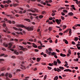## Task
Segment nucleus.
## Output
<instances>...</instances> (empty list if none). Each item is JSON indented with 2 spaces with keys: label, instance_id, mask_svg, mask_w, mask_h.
Here are the masks:
<instances>
[{
  "label": "nucleus",
  "instance_id": "f257e3e1",
  "mask_svg": "<svg viewBox=\"0 0 80 80\" xmlns=\"http://www.w3.org/2000/svg\"><path fill=\"white\" fill-rule=\"evenodd\" d=\"M24 28L25 29L28 30V31H32V30H33V27L32 26L31 27H27L25 26H24Z\"/></svg>",
  "mask_w": 80,
  "mask_h": 80
},
{
  "label": "nucleus",
  "instance_id": "f03ea898",
  "mask_svg": "<svg viewBox=\"0 0 80 80\" xmlns=\"http://www.w3.org/2000/svg\"><path fill=\"white\" fill-rule=\"evenodd\" d=\"M18 49L19 50H22L23 52H25V51H26V50H27V48H23V46H20L18 47Z\"/></svg>",
  "mask_w": 80,
  "mask_h": 80
},
{
  "label": "nucleus",
  "instance_id": "7ed1b4c3",
  "mask_svg": "<svg viewBox=\"0 0 80 80\" xmlns=\"http://www.w3.org/2000/svg\"><path fill=\"white\" fill-rule=\"evenodd\" d=\"M16 27H18V28H25V26L22 24H20V25L17 24L16 25Z\"/></svg>",
  "mask_w": 80,
  "mask_h": 80
},
{
  "label": "nucleus",
  "instance_id": "20e7f679",
  "mask_svg": "<svg viewBox=\"0 0 80 80\" xmlns=\"http://www.w3.org/2000/svg\"><path fill=\"white\" fill-rule=\"evenodd\" d=\"M24 63H25V62H22L21 65L20 66V68L22 69H26L25 67L22 65H23V64H24Z\"/></svg>",
  "mask_w": 80,
  "mask_h": 80
},
{
  "label": "nucleus",
  "instance_id": "39448f33",
  "mask_svg": "<svg viewBox=\"0 0 80 80\" xmlns=\"http://www.w3.org/2000/svg\"><path fill=\"white\" fill-rule=\"evenodd\" d=\"M46 53H47L48 55H50L51 54L52 52L51 51H48V49H47L46 50Z\"/></svg>",
  "mask_w": 80,
  "mask_h": 80
},
{
  "label": "nucleus",
  "instance_id": "423d86ee",
  "mask_svg": "<svg viewBox=\"0 0 80 80\" xmlns=\"http://www.w3.org/2000/svg\"><path fill=\"white\" fill-rule=\"evenodd\" d=\"M52 66L53 65H54V66H58V64L57 63V62L56 61H54L53 63H52Z\"/></svg>",
  "mask_w": 80,
  "mask_h": 80
},
{
  "label": "nucleus",
  "instance_id": "0eeeda50",
  "mask_svg": "<svg viewBox=\"0 0 80 80\" xmlns=\"http://www.w3.org/2000/svg\"><path fill=\"white\" fill-rule=\"evenodd\" d=\"M4 20H5L9 24H12V21L10 20H7V18H4Z\"/></svg>",
  "mask_w": 80,
  "mask_h": 80
},
{
  "label": "nucleus",
  "instance_id": "6e6552de",
  "mask_svg": "<svg viewBox=\"0 0 80 80\" xmlns=\"http://www.w3.org/2000/svg\"><path fill=\"white\" fill-rule=\"evenodd\" d=\"M74 2H75L76 3L77 5H80V1H78V0H72Z\"/></svg>",
  "mask_w": 80,
  "mask_h": 80
},
{
  "label": "nucleus",
  "instance_id": "1a4fd4ad",
  "mask_svg": "<svg viewBox=\"0 0 80 80\" xmlns=\"http://www.w3.org/2000/svg\"><path fill=\"white\" fill-rule=\"evenodd\" d=\"M8 72H7L5 75L4 76L5 77H6V80H10V79L8 78Z\"/></svg>",
  "mask_w": 80,
  "mask_h": 80
},
{
  "label": "nucleus",
  "instance_id": "9d476101",
  "mask_svg": "<svg viewBox=\"0 0 80 80\" xmlns=\"http://www.w3.org/2000/svg\"><path fill=\"white\" fill-rule=\"evenodd\" d=\"M68 31H69V36H71L72 35V29H70V28H68Z\"/></svg>",
  "mask_w": 80,
  "mask_h": 80
},
{
  "label": "nucleus",
  "instance_id": "9b49d317",
  "mask_svg": "<svg viewBox=\"0 0 80 80\" xmlns=\"http://www.w3.org/2000/svg\"><path fill=\"white\" fill-rule=\"evenodd\" d=\"M56 23H57V24H58V25H60V23H61L59 22V20L58 19L56 20Z\"/></svg>",
  "mask_w": 80,
  "mask_h": 80
},
{
  "label": "nucleus",
  "instance_id": "f8f14e48",
  "mask_svg": "<svg viewBox=\"0 0 80 80\" xmlns=\"http://www.w3.org/2000/svg\"><path fill=\"white\" fill-rule=\"evenodd\" d=\"M8 45H9L8 47L9 48H11V47H12V42H11L9 43Z\"/></svg>",
  "mask_w": 80,
  "mask_h": 80
},
{
  "label": "nucleus",
  "instance_id": "ddd939ff",
  "mask_svg": "<svg viewBox=\"0 0 80 80\" xmlns=\"http://www.w3.org/2000/svg\"><path fill=\"white\" fill-rule=\"evenodd\" d=\"M63 41L66 44H68V41L66 39H63Z\"/></svg>",
  "mask_w": 80,
  "mask_h": 80
},
{
  "label": "nucleus",
  "instance_id": "4468645a",
  "mask_svg": "<svg viewBox=\"0 0 80 80\" xmlns=\"http://www.w3.org/2000/svg\"><path fill=\"white\" fill-rule=\"evenodd\" d=\"M60 56L61 57H65L66 56V55L65 54H63L62 53H61L60 54Z\"/></svg>",
  "mask_w": 80,
  "mask_h": 80
},
{
  "label": "nucleus",
  "instance_id": "2eb2a0df",
  "mask_svg": "<svg viewBox=\"0 0 80 80\" xmlns=\"http://www.w3.org/2000/svg\"><path fill=\"white\" fill-rule=\"evenodd\" d=\"M68 15L69 16H73V13L72 12H69L68 14Z\"/></svg>",
  "mask_w": 80,
  "mask_h": 80
},
{
  "label": "nucleus",
  "instance_id": "dca6fc26",
  "mask_svg": "<svg viewBox=\"0 0 80 80\" xmlns=\"http://www.w3.org/2000/svg\"><path fill=\"white\" fill-rule=\"evenodd\" d=\"M51 55L52 56H54L55 55H57V53H55V52H51Z\"/></svg>",
  "mask_w": 80,
  "mask_h": 80
},
{
  "label": "nucleus",
  "instance_id": "f3484780",
  "mask_svg": "<svg viewBox=\"0 0 80 80\" xmlns=\"http://www.w3.org/2000/svg\"><path fill=\"white\" fill-rule=\"evenodd\" d=\"M32 47L34 48H37V46L35 45V44L34 43H32Z\"/></svg>",
  "mask_w": 80,
  "mask_h": 80
},
{
  "label": "nucleus",
  "instance_id": "a211bd4d",
  "mask_svg": "<svg viewBox=\"0 0 80 80\" xmlns=\"http://www.w3.org/2000/svg\"><path fill=\"white\" fill-rule=\"evenodd\" d=\"M57 62L58 64H60L61 63V61H60L59 59H57Z\"/></svg>",
  "mask_w": 80,
  "mask_h": 80
},
{
  "label": "nucleus",
  "instance_id": "6ab92c4d",
  "mask_svg": "<svg viewBox=\"0 0 80 80\" xmlns=\"http://www.w3.org/2000/svg\"><path fill=\"white\" fill-rule=\"evenodd\" d=\"M24 20L27 21V22H30V20L28 18H25L24 19Z\"/></svg>",
  "mask_w": 80,
  "mask_h": 80
},
{
  "label": "nucleus",
  "instance_id": "aec40b11",
  "mask_svg": "<svg viewBox=\"0 0 80 80\" xmlns=\"http://www.w3.org/2000/svg\"><path fill=\"white\" fill-rule=\"evenodd\" d=\"M47 40H49V42L50 43H52V40H51V38H49L47 39Z\"/></svg>",
  "mask_w": 80,
  "mask_h": 80
},
{
  "label": "nucleus",
  "instance_id": "412c9836",
  "mask_svg": "<svg viewBox=\"0 0 80 80\" xmlns=\"http://www.w3.org/2000/svg\"><path fill=\"white\" fill-rule=\"evenodd\" d=\"M19 4L18 3H13V7H17V6H18Z\"/></svg>",
  "mask_w": 80,
  "mask_h": 80
},
{
  "label": "nucleus",
  "instance_id": "4be33fe9",
  "mask_svg": "<svg viewBox=\"0 0 80 80\" xmlns=\"http://www.w3.org/2000/svg\"><path fill=\"white\" fill-rule=\"evenodd\" d=\"M28 11H29V12H31L32 13L35 12V11L31 9H28Z\"/></svg>",
  "mask_w": 80,
  "mask_h": 80
},
{
  "label": "nucleus",
  "instance_id": "5701e85b",
  "mask_svg": "<svg viewBox=\"0 0 80 80\" xmlns=\"http://www.w3.org/2000/svg\"><path fill=\"white\" fill-rule=\"evenodd\" d=\"M3 46H4V47H7L8 46V44L5 42L3 43Z\"/></svg>",
  "mask_w": 80,
  "mask_h": 80
},
{
  "label": "nucleus",
  "instance_id": "b1692460",
  "mask_svg": "<svg viewBox=\"0 0 80 80\" xmlns=\"http://www.w3.org/2000/svg\"><path fill=\"white\" fill-rule=\"evenodd\" d=\"M71 7H72L73 9L74 10H76L75 8V5H72L71 6Z\"/></svg>",
  "mask_w": 80,
  "mask_h": 80
},
{
  "label": "nucleus",
  "instance_id": "393cba45",
  "mask_svg": "<svg viewBox=\"0 0 80 80\" xmlns=\"http://www.w3.org/2000/svg\"><path fill=\"white\" fill-rule=\"evenodd\" d=\"M78 38L76 37L74 39V40L75 42H77V41H78Z\"/></svg>",
  "mask_w": 80,
  "mask_h": 80
},
{
  "label": "nucleus",
  "instance_id": "a878e982",
  "mask_svg": "<svg viewBox=\"0 0 80 80\" xmlns=\"http://www.w3.org/2000/svg\"><path fill=\"white\" fill-rule=\"evenodd\" d=\"M58 78V77L56 76L54 78V80H57Z\"/></svg>",
  "mask_w": 80,
  "mask_h": 80
},
{
  "label": "nucleus",
  "instance_id": "bb28decb",
  "mask_svg": "<svg viewBox=\"0 0 80 80\" xmlns=\"http://www.w3.org/2000/svg\"><path fill=\"white\" fill-rule=\"evenodd\" d=\"M65 64L64 65V67H67L68 65V62H67L65 61Z\"/></svg>",
  "mask_w": 80,
  "mask_h": 80
},
{
  "label": "nucleus",
  "instance_id": "cd10ccee",
  "mask_svg": "<svg viewBox=\"0 0 80 80\" xmlns=\"http://www.w3.org/2000/svg\"><path fill=\"white\" fill-rule=\"evenodd\" d=\"M59 68L60 69V70H61V71H62V70H64V68H63V67H59Z\"/></svg>",
  "mask_w": 80,
  "mask_h": 80
},
{
  "label": "nucleus",
  "instance_id": "c85d7f7f",
  "mask_svg": "<svg viewBox=\"0 0 80 80\" xmlns=\"http://www.w3.org/2000/svg\"><path fill=\"white\" fill-rule=\"evenodd\" d=\"M12 2V1L10 0H8V1H7V4H8L9 3H11Z\"/></svg>",
  "mask_w": 80,
  "mask_h": 80
},
{
  "label": "nucleus",
  "instance_id": "c756f323",
  "mask_svg": "<svg viewBox=\"0 0 80 80\" xmlns=\"http://www.w3.org/2000/svg\"><path fill=\"white\" fill-rule=\"evenodd\" d=\"M16 33H17V34H18L19 35H23V33H22V32H16Z\"/></svg>",
  "mask_w": 80,
  "mask_h": 80
},
{
  "label": "nucleus",
  "instance_id": "7c9ffc66",
  "mask_svg": "<svg viewBox=\"0 0 80 80\" xmlns=\"http://www.w3.org/2000/svg\"><path fill=\"white\" fill-rule=\"evenodd\" d=\"M8 77H9V78H12V75L11 73H9L8 74Z\"/></svg>",
  "mask_w": 80,
  "mask_h": 80
},
{
  "label": "nucleus",
  "instance_id": "2f4dec72",
  "mask_svg": "<svg viewBox=\"0 0 80 80\" xmlns=\"http://www.w3.org/2000/svg\"><path fill=\"white\" fill-rule=\"evenodd\" d=\"M57 71L58 72H61V69H60V68H57Z\"/></svg>",
  "mask_w": 80,
  "mask_h": 80
},
{
  "label": "nucleus",
  "instance_id": "473e14b6",
  "mask_svg": "<svg viewBox=\"0 0 80 80\" xmlns=\"http://www.w3.org/2000/svg\"><path fill=\"white\" fill-rule=\"evenodd\" d=\"M14 53L16 54V55H18L19 54V52H17L16 51H14Z\"/></svg>",
  "mask_w": 80,
  "mask_h": 80
},
{
  "label": "nucleus",
  "instance_id": "72a5a7b5",
  "mask_svg": "<svg viewBox=\"0 0 80 80\" xmlns=\"http://www.w3.org/2000/svg\"><path fill=\"white\" fill-rule=\"evenodd\" d=\"M52 28H52L50 27L48 28V30L49 31H51L52 30Z\"/></svg>",
  "mask_w": 80,
  "mask_h": 80
},
{
  "label": "nucleus",
  "instance_id": "f704fd0d",
  "mask_svg": "<svg viewBox=\"0 0 80 80\" xmlns=\"http://www.w3.org/2000/svg\"><path fill=\"white\" fill-rule=\"evenodd\" d=\"M43 17V16L42 15H40L39 16V18H42Z\"/></svg>",
  "mask_w": 80,
  "mask_h": 80
},
{
  "label": "nucleus",
  "instance_id": "c9c22d12",
  "mask_svg": "<svg viewBox=\"0 0 80 80\" xmlns=\"http://www.w3.org/2000/svg\"><path fill=\"white\" fill-rule=\"evenodd\" d=\"M41 64L42 65H46V63L43 62H42L41 63Z\"/></svg>",
  "mask_w": 80,
  "mask_h": 80
},
{
  "label": "nucleus",
  "instance_id": "e433bc0d",
  "mask_svg": "<svg viewBox=\"0 0 80 80\" xmlns=\"http://www.w3.org/2000/svg\"><path fill=\"white\" fill-rule=\"evenodd\" d=\"M42 45H41L40 46H38V48H39L40 50H41V49H42Z\"/></svg>",
  "mask_w": 80,
  "mask_h": 80
},
{
  "label": "nucleus",
  "instance_id": "4c0bfd02",
  "mask_svg": "<svg viewBox=\"0 0 80 80\" xmlns=\"http://www.w3.org/2000/svg\"><path fill=\"white\" fill-rule=\"evenodd\" d=\"M13 28L15 30H18V28L15 27H13Z\"/></svg>",
  "mask_w": 80,
  "mask_h": 80
},
{
  "label": "nucleus",
  "instance_id": "58836bf2",
  "mask_svg": "<svg viewBox=\"0 0 80 80\" xmlns=\"http://www.w3.org/2000/svg\"><path fill=\"white\" fill-rule=\"evenodd\" d=\"M29 78V77H27L25 78L23 80H28V79Z\"/></svg>",
  "mask_w": 80,
  "mask_h": 80
},
{
  "label": "nucleus",
  "instance_id": "ea45409f",
  "mask_svg": "<svg viewBox=\"0 0 80 80\" xmlns=\"http://www.w3.org/2000/svg\"><path fill=\"white\" fill-rule=\"evenodd\" d=\"M47 68L48 69H49V70H51L52 69V67H50L49 66H48Z\"/></svg>",
  "mask_w": 80,
  "mask_h": 80
},
{
  "label": "nucleus",
  "instance_id": "a19ab883",
  "mask_svg": "<svg viewBox=\"0 0 80 80\" xmlns=\"http://www.w3.org/2000/svg\"><path fill=\"white\" fill-rule=\"evenodd\" d=\"M61 19L62 20H64V19H65V18H64V17H63V16H61Z\"/></svg>",
  "mask_w": 80,
  "mask_h": 80
},
{
  "label": "nucleus",
  "instance_id": "79ce46f5",
  "mask_svg": "<svg viewBox=\"0 0 80 80\" xmlns=\"http://www.w3.org/2000/svg\"><path fill=\"white\" fill-rule=\"evenodd\" d=\"M37 62H40V58H37Z\"/></svg>",
  "mask_w": 80,
  "mask_h": 80
},
{
  "label": "nucleus",
  "instance_id": "37998d69",
  "mask_svg": "<svg viewBox=\"0 0 80 80\" xmlns=\"http://www.w3.org/2000/svg\"><path fill=\"white\" fill-rule=\"evenodd\" d=\"M63 12H64V13H67V12H68V11L66 10H63Z\"/></svg>",
  "mask_w": 80,
  "mask_h": 80
},
{
  "label": "nucleus",
  "instance_id": "c03bdc74",
  "mask_svg": "<svg viewBox=\"0 0 80 80\" xmlns=\"http://www.w3.org/2000/svg\"><path fill=\"white\" fill-rule=\"evenodd\" d=\"M47 76L46 75H45L44 78V80H46L47 79Z\"/></svg>",
  "mask_w": 80,
  "mask_h": 80
},
{
  "label": "nucleus",
  "instance_id": "a18cd8bd",
  "mask_svg": "<svg viewBox=\"0 0 80 80\" xmlns=\"http://www.w3.org/2000/svg\"><path fill=\"white\" fill-rule=\"evenodd\" d=\"M18 31H20L21 32H22L23 30L22 28H18Z\"/></svg>",
  "mask_w": 80,
  "mask_h": 80
},
{
  "label": "nucleus",
  "instance_id": "49530a36",
  "mask_svg": "<svg viewBox=\"0 0 80 80\" xmlns=\"http://www.w3.org/2000/svg\"><path fill=\"white\" fill-rule=\"evenodd\" d=\"M29 42H33V40L32 39H30L29 40Z\"/></svg>",
  "mask_w": 80,
  "mask_h": 80
},
{
  "label": "nucleus",
  "instance_id": "de8ad7c7",
  "mask_svg": "<svg viewBox=\"0 0 80 80\" xmlns=\"http://www.w3.org/2000/svg\"><path fill=\"white\" fill-rule=\"evenodd\" d=\"M3 61H5V59H0V62H3Z\"/></svg>",
  "mask_w": 80,
  "mask_h": 80
},
{
  "label": "nucleus",
  "instance_id": "09e8293b",
  "mask_svg": "<svg viewBox=\"0 0 80 80\" xmlns=\"http://www.w3.org/2000/svg\"><path fill=\"white\" fill-rule=\"evenodd\" d=\"M38 43H40L41 45H42L43 44L42 43V42L40 41H38Z\"/></svg>",
  "mask_w": 80,
  "mask_h": 80
},
{
  "label": "nucleus",
  "instance_id": "8fccbe9b",
  "mask_svg": "<svg viewBox=\"0 0 80 80\" xmlns=\"http://www.w3.org/2000/svg\"><path fill=\"white\" fill-rule=\"evenodd\" d=\"M48 24H53V22H48Z\"/></svg>",
  "mask_w": 80,
  "mask_h": 80
},
{
  "label": "nucleus",
  "instance_id": "3c124183",
  "mask_svg": "<svg viewBox=\"0 0 80 80\" xmlns=\"http://www.w3.org/2000/svg\"><path fill=\"white\" fill-rule=\"evenodd\" d=\"M67 28V26H63V29H65Z\"/></svg>",
  "mask_w": 80,
  "mask_h": 80
},
{
  "label": "nucleus",
  "instance_id": "603ef678",
  "mask_svg": "<svg viewBox=\"0 0 80 80\" xmlns=\"http://www.w3.org/2000/svg\"><path fill=\"white\" fill-rule=\"evenodd\" d=\"M68 53L69 54H71L72 53L71 52V50H70V49H68Z\"/></svg>",
  "mask_w": 80,
  "mask_h": 80
},
{
  "label": "nucleus",
  "instance_id": "864d4df0",
  "mask_svg": "<svg viewBox=\"0 0 80 80\" xmlns=\"http://www.w3.org/2000/svg\"><path fill=\"white\" fill-rule=\"evenodd\" d=\"M48 50L49 51V52H50L51 51H52V48H49Z\"/></svg>",
  "mask_w": 80,
  "mask_h": 80
},
{
  "label": "nucleus",
  "instance_id": "5fc2aeb1",
  "mask_svg": "<svg viewBox=\"0 0 80 80\" xmlns=\"http://www.w3.org/2000/svg\"><path fill=\"white\" fill-rule=\"evenodd\" d=\"M4 76V74L2 73L1 74H0V77H3Z\"/></svg>",
  "mask_w": 80,
  "mask_h": 80
},
{
  "label": "nucleus",
  "instance_id": "6e6d98bb",
  "mask_svg": "<svg viewBox=\"0 0 80 80\" xmlns=\"http://www.w3.org/2000/svg\"><path fill=\"white\" fill-rule=\"evenodd\" d=\"M21 71V70L20 69H18L17 70L16 72H20Z\"/></svg>",
  "mask_w": 80,
  "mask_h": 80
},
{
  "label": "nucleus",
  "instance_id": "4d7b16f0",
  "mask_svg": "<svg viewBox=\"0 0 80 80\" xmlns=\"http://www.w3.org/2000/svg\"><path fill=\"white\" fill-rule=\"evenodd\" d=\"M0 6L1 7V8H4V6H3V5L2 4H1Z\"/></svg>",
  "mask_w": 80,
  "mask_h": 80
},
{
  "label": "nucleus",
  "instance_id": "13d9d810",
  "mask_svg": "<svg viewBox=\"0 0 80 80\" xmlns=\"http://www.w3.org/2000/svg\"><path fill=\"white\" fill-rule=\"evenodd\" d=\"M18 13H20L21 14H22L23 13V12L22 11H19L18 12Z\"/></svg>",
  "mask_w": 80,
  "mask_h": 80
},
{
  "label": "nucleus",
  "instance_id": "bf43d9fd",
  "mask_svg": "<svg viewBox=\"0 0 80 80\" xmlns=\"http://www.w3.org/2000/svg\"><path fill=\"white\" fill-rule=\"evenodd\" d=\"M68 32V29L67 30H66L64 32V33H66V32Z\"/></svg>",
  "mask_w": 80,
  "mask_h": 80
},
{
  "label": "nucleus",
  "instance_id": "052dcab7",
  "mask_svg": "<svg viewBox=\"0 0 80 80\" xmlns=\"http://www.w3.org/2000/svg\"><path fill=\"white\" fill-rule=\"evenodd\" d=\"M64 72H68V69H65Z\"/></svg>",
  "mask_w": 80,
  "mask_h": 80
},
{
  "label": "nucleus",
  "instance_id": "680f3d73",
  "mask_svg": "<svg viewBox=\"0 0 80 80\" xmlns=\"http://www.w3.org/2000/svg\"><path fill=\"white\" fill-rule=\"evenodd\" d=\"M4 55H5V54L4 53L1 54L0 55V57H2L3 56H4Z\"/></svg>",
  "mask_w": 80,
  "mask_h": 80
},
{
  "label": "nucleus",
  "instance_id": "e2e57ef3",
  "mask_svg": "<svg viewBox=\"0 0 80 80\" xmlns=\"http://www.w3.org/2000/svg\"><path fill=\"white\" fill-rule=\"evenodd\" d=\"M34 10H35V11H36L37 12H38V10L37 9L34 8Z\"/></svg>",
  "mask_w": 80,
  "mask_h": 80
},
{
  "label": "nucleus",
  "instance_id": "0e129e2a",
  "mask_svg": "<svg viewBox=\"0 0 80 80\" xmlns=\"http://www.w3.org/2000/svg\"><path fill=\"white\" fill-rule=\"evenodd\" d=\"M38 6L39 7H42V5L41 4H38Z\"/></svg>",
  "mask_w": 80,
  "mask_h": 80
},
{
  "label": "nucleus",
  "instance_id": "69168bd1",
  "mask_svg": "<svg viewBox=\"0 0 80 80\" xmlns=\"http://www.w3.org/2000/svg\"><path fill=\"white\" fill-rule=\"evenodd\" d=\"M56 52H58V53H59V52H60V50L58 49H56Z\"/></svg>",
  "mask_w": 80,
  "mask_h": 80
},
{
  "label": "nucleus",
  "instance_id": "338daca9",
  "mask_svg": "<svg viewBox=\"0 0 80 80\" xmlns=\"http://www.w3.org/2000/svg\"><path fill=\"white\" fill-rule=\"evenodd\" d=\"M31 47H32L31 46H27V48H31Z\"/></svg>",
  "mask_w": 80,
  "mask_h": 80
},
{
  "label": "nucleus",
  "instance_id": "774afa93",
  "mask_svg": "<svg viewBox=\"0 0 80 80\" xmlns=\"http://www.w3.org/2000/svg\"><path fill=\"white\" fill-rule=\"evenodd\" d=\"M22 44H23V45H27V42H22Z\"/></svg>",
  "mask_w": 80,
  "mask_h": 80
}]
</instances>
